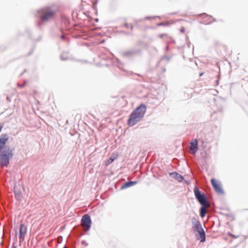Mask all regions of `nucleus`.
<instances>
[{
    "instance_id": "nucleus-18",
    "label": "nucleus",
    "mask_w": 248,
    "mask_h": 248,
    "mask_svg": "<svg viewBox=\"0 0 248 248\" xmlns=\"http://www.w3.org/2000/svg\"><path fill=\"white\" fill-rule=\"evenodd\" d=\"M12 248H17L15 245H13Z\"/></svg>"
},
{
    "instance_id": "nucleus-5",
    "label": "nucleus",
    "mask_w": 248,
    "mask_h": 248,
    "mask_svg": "<svg viewBox=\"0 0 248 248\" xmlns=\"http://www.w3.org/2000/svg\"><path fill=\"white\" fill-rule=\"evenodd\" d=\"M81 225L83 228L84 231H87L90 230L91 226V219L89 215L85 214L83 216Z\"/></svg>"
},
{
    "instance_id": "nucleus-20",
    "label": "nucleus",
    "mask_w": 248,
    "mask_h": 248,
    "mask_svg": "<svg viewBox=\"0 0 248 248\" xmlns=\"http://www.w3.org/2000/svg\"><path fill=\"white\" fill-rule=\"evenodd\" d=\"M63 37H64V36H63V35H62V36H61V37H62V38H63Z\"/></svg>"
},
{
    "instance_id": "nucleus-7",
    "label": "nucleus",
    "mask_w": 248,
    "mask_h": 248,
    "mask_svg": "<svg viewBox=\"0 0 248 248\" xmlns=\"http://www.w3.org/2000/svg\"><path fill=\"white\" fill-rule=\"evenodd\" d=\"M211 183L215 190L218 194H222L223 191L220 183L215 179H212Z\"/></svg>"
},
{
    "instance_id": "nucleus-12",
    "label": "nucleus",
    "mask_w": 248,
    "mask_h": 248,
    "mask_svg": "<svg viewBox=\"0 0 248 248\" xmlns=\"http://www.w3.org/2000/svg\"><path fill=\"white\" fill-rule=\"evenodd\" d=\"M209 207V206H204L203 205H202L200 209V216L202 217L203 218V217H204L207 212L206 208H208Z\"/></svg>"
},
{
    "instance_id": "nucleus-15",
    "label": "nucleus",
    "mask_w": 248,
    "mask_h": 248,
    "mask_svg": "<svg viewBox=\"0 0 248 248\" xmlns=\"http://www.w3.org/2000/svg\"><path fill=\"white\" fill-rule=\"evenodd\" d=\"M114 159L115 158L110 157L108 160L106 161V162H105L106 166H107L109 165V164H110L111 163H112L113 162V161L114 160Z\"/></svg>"
},
{
    "instance_id": "nucleus-2",
    "label": "nucleus",
    "mask_w": 248,
    "mask_h": 248,
    "mask_svg": "<svg viewBox=\"0 0 248 248\" xmlns=\"http://www.w3.org/2000/svg\"><path fill=\"white\" fill-rule=\"evenodd\" d=\"M39 13L43 21H47L54 17L56 12L50 7H46L42 9Z\"/></svg>"
},
{
    "instance_id": "nucleus-21",
    "label": "nucleus",
    "mask_w": 248,
    "mask_h": 248,
    "mask_svg": "<svg viewBox=\"0 0 248 248\" xmlns=\"http://www.w3.org/2000/svg\"><path fill=\"white\" fill-rule=\"evenodd\" d=\"M63 248H66V247H64Z\"/></svg>"
},
{
    "instance_id": "nucleus-16",
    "label": "nucleus",
    "mask_w": 248,
    "mask_h": 248,
    "mask_svg": "<svg viewBox=\"0 0 248 248\" xmlns=\"http://www.w3.org/2000/svg\"><path fill=\"white\" fill-rule=\"evenodd\" d=\"M136 184V182L135 181H130L127 182L125 184V187H129L132 186Z\"/></svg>"
},
{
    "instance_id": "nucleus-8",
    "label": "nucleus",
    "mask_w": 248,
    "mask_h": 248,
    "mask_svg": "<svg viewBox=\"0 0 248 248\" xmlns=\"http://www.w3.org/2000/svg\"><path fill=\"white\" fill-rule=\"evenodd\" d=\"M190 144L191 145L189 147V149L191 151L192 154H195L197 152L198 149V144L197 139H192L191 140Z\"/></svg>"
},
{
    "instance_id": "nucleus-13",
    "label": "nucleus",
    "mask_w": 248,
    "mask_h": 248,
    "mask_svg": "<svg viewBox=\"0 0 248 248\" xmlns=\"http://www.w3.org/2000/svg\"><path fill=\"white\" fill-rule=\"evenodd\" d=\"M170 174L174 175L175 178L179 182H182L184 180L183 177L176 172H173Z\"/></svg>"
},
{
    "instance_id": "nucleus-9",
    "label": "nucleus",
    "mask_w": 248,
    "mask_h": 248,
    "mask_svg": "<svg viewBox=\"0 0 248 248\" xmlns=\"http://www.w3.org/2000/svg\"><path fill=\"white\" fill-rule=\"evenodd\" d=\"M8 138L6 135H2L0 138V152L4 148Z\"/></svg>"
},
{
    "instance_id": "nucleus-4",
    "label": "nucleus",
    "mask_w": 248,
    "mask_h": 248,
    "mask_svg": "<svg viewBox=\"0 0 248 248\" xmlns=\"http://www.w3.org/2000/svg\"><path fill=\"white\" fill-rule=\"evenodd\" d=\"M194 193L196 198L202 205L210 206V204L207 202L205 195L203 194H201L198 188H195Z\"/></svg>"
},
{
    "instance_id": "nucleus-10",
    "label": "nucleus",
    "mask_w": 248,
    "mask_h": 248,
    "mask_svg": "<svg viewBox=\"0 0 248 248\" xmlns=\"http://www.w3.org/2000/svg\"><path fill=\"white\" fill-rule=\"evenodd\" d=\"M193 229L194 230H196L198 232L203 230V229L202 227V225H201L200 222L198 220L196 221V222L194 224V225L193 226Z\"/></svg>"
},
{
    "instance_id": "nucleus-1",
    "label": "nucleus",
    "mask_w": 248,
    "mask_h": 248,
    "mask_svg": "<svg viewBox=\"0 0 248 248\" xmlns=\"http://www.w3.org/2000/svg\"><path fill=\"white\" fill-rule=\"evenodd\" d=\"M146 110V107L141 104L131 114L127 121L129 126H132L139 122L143 117Z\"/></svg>"
},
{
    "instance_id": "nucleus-6",
    "label": "nucleus",
    "mask_w": 248,
    "mask_h": 248,
    "mask_svg": "<svg viewBox=\"0 0 248 248\" xmlns=\"http://www.w3.org/2000/svg\"><path fill=\"white\" fill-rule=\"evenodd\" d=\"M27 228L24 224H20L19 228L18 237L20 240L23 241L27 234Z\"/></svg>"
},
{
    "instance_id": "nucleus-14",
    "label": "nucleus",
    "mask_w": 248,
    "mask_h": 248,
    "mask_svg": "<svg viewBox=\"0 0 248 248\" xmlns=\"http://www.w3.org/2000/svg\"><path fill=\"white\" fill-rule=\"evenodd\" d=\"M198 233H199V234L200 236V238L201 239V242H204L205 241V234L204 232V230H203L199 232Z\"/></svg>"
},
{
    "instance_id": "nucleus-3",
    "label": "nucleus",
    "mask_w": 248,
    "mask_h": 248,
    "mask_svg": "<svg viewBox=\"0 0 248 248\" xmlns=\"http://www.w3.org/2000/svg\"><path fill=\"white\" fill-rule=\"evenodd\" d=\"M13 156L11 150L3 151L0 155V163L2 166H7L9 163V159Z\"/></svg>"
},
{
    "instance_id": "nucleus-11",
    "label": "nucleus",
    "mask_w": 248,
    "mask_h": 248,
    "mask_svg": "<svg viewBox=\"0 0 248 248\" xmlns=\"http://www.w3.org/2000/svg\"><path fill=\"white\" fill-rule=\"evenodd\" d=\"M14 193L16 199L18 201H21L22 199V192L20 190L15 189Z\"/></svg>"
},
{
    "instance_id": "nucleus-17",
    "label": "nucleus",
    "mask_w": 248,
    "mask_h": 248,
    "mask_svg": "<svg viewBox=\"0 0 248 248\" xmlns=\"http://www.w3.org/2000/svg\"><path fill=\"white\" fill-rule=\"evenodd\" d=\"M204 16H205L206 17H207L209 19H210L211 18V16H208L206 15H204Z\"/></svg>"
},
{
    "instance_id": "nucleus-19",
    "label": "nucleus",
    "mask_w": 248,
    "mask_h": 248,
    "mask_svg": "<svg viewBox=\"0 0 248 248\" xmlns=\"http://www.w3.org/2000/svg\"><path fill=\"white\" fill-rule=\"evenodd\" d=\"M165 25V24H163V23H160V24H158V25Z\"/></svg>"
}]
</instances>
